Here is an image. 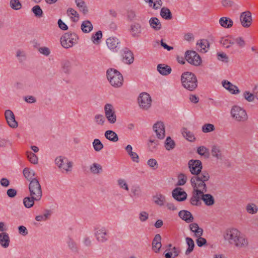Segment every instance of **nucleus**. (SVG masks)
<instances>
[{
    "label": "nucleus",
    "mask_w": 258,
    "mask_h": 258,
    "mask_svg": "<svg viewBox=\"0 0 258 258\" xmlns=\"http://www.w3.org/2000/svg\"><path fill=\"white\" fill-rule=\"evenodd\" d=\"M223 237L229 244L238 248H246L249 245L248 239L236 228L226 229L223 233Z\"/></svg>",
    "instance_id": "1"
},
{
    "label": "nucleus",
    "mask_w": 258,
    "mask_h": 258,
    "mask_svg": "<svg viewBox=\"0 0 258 258\" xmlns=\"http://www.w3.org/2000/svg\"><path fill=\"white\" fill-rule=\"evenodd\" d=\"M209 173L205 170L202 171L201 174L194 175L190 179L191 185L193 188L191 198H197L199 195L207 191L206 182L210 179Z\"/></svg>",
    "instance_id": "2"
},
{
    "label": "nucleus",
    "mask_w": 258,
    "mask_h": 258,
    "mask_svg": "<svg viewBox=\"0 0 258 258\" xmlns=\"http://www.w3.org/2000/svg\"><path fill=\"white\" fill-rule=\"evenodd\" d=\"M182 86L189 91H193L198 86V81L194 74L189 72L183 73L181 77Z\"/></svg>",
    "instance_id": "3"
},
{
    "label": "nucleus",
    "mask_w": 258,
    "mask_h": 258,
    "mask_svg": "<svg viewBox=\"0 0 258 258\" xmlns=\"http://www.w3.org/2000/svg\"><path fill=\"white\" fill-rule=\"evenodd\" d=\"M106 74L107 79L112 86L118 88L122 85L123 77L118 71L110 69L107 70Z\"/></svg>",
    "instance_id": "4"
},
{
    "label": "nucleus",
    "mask_w": 258,
    "mask_h": 258,
    "mask_svg": "<svg viewBox=\"0 0 258 258\" xmlns=\"http://www.w3.org/2000/svg\"><path fill=\"white\" fill-rule=\"evenodd\" d=\"M201 200H203L207 206H212L215 203L214 197L210 194L203 193L199 195L194 199V198H190V203L193 206H199L202 204Z\"/></svg>",
    "instance_id": "5"
},
{
    "label": "nucleus",
    "mask_w": 258,
    "mask_h": 258,
    "mask_svg": "<svg viewBox=\"0 0 258 258\" xmlns=\"http://www.w3.org/2000/svg\"><path fill=\"white\" fill-rule=\"evenodd\" d=\"M29 189L30 196L36 201H39L42 197V193L41 185L37 178L32 179L31 180Z\"/></svg>",
    "instance_id": "6"
},
{
    "label": "nucleus",
    "mask_w": 258,
    "mask_h": 258,
    "mask_svg": "<svg viewBox=\"0 0 258 258\" xmlns=\"http://www.w3.org/2000/svg\"><path fill=\"white\" fill-rule=\"evenodd\" d=\"M231 114L233 119L239 122H244L248 118L246 111L238 106H233L231 110Z\"/></svg>",
    "instance_id": "7"
},
{
    "label": "nucleus",
    "mask_w": 258,
    "mask_h": 258,
    "mask_svg": "<svg viewBox=\"0 0 258 258\" xmlns=\"http://www.w3.org/2000/svg\"><path fill=\"white\" fill-rule=\"evenodd\" d=\"M79 37L75 33H66L61 37V45L66 48L77 43Z\"/></svg>",
    "instance_id": "8"
},
{
    "label": "nucleus",
    "mask_w": 258,
    "mask_h": 258,
    "mask_svg": "<svg viewBox=\"0 0 258 258\" xmlns=\"http://www.w3.org/2000/svg\"><path fill=\"white\" fill-rule=\"evenodd\" d=\"M55 164L62 172L65 171L66 172L71 171L72 168V163L64 157H59L55 159Z\"/></svg>",
    "instance_id": "9"
},
{
    "label": "nucleus",
    "mask_w": 258,
    "mask_h": 258,
    "mask_svg": "<svg viewBox=\"0 0 258 258\" xmlns=\"http://www.w3.org/2000/svg\"><path fill=\"white\" fill-rule=\"evenodd\" d=\"M185 58L189 63L196 66L202 62L200 56L195 51L187 50L185 53Z\"/></svg>",
    "instance_id": "10"
},
{
    "label": "nucleus",
    "mask_w": 258,
    "mask_h": 258,
    "mask_svg": "<svg viewBox=\"0 0 258 258\" xmlns=\"http://www.w3.org/2000/svg\"><path fill=\"white\" fill-rule=\"evenodd\" d=\"M138 100L140 107L143 109L147 110L151 107L152 99L147 93H141Z\"/></svg>",
    "instance_id": "11"
},
{
    "label": "nucleus",
    "mask_w": 258,
    "mask_h": 258,
    "mask_svg": "<svg viewBox=\"0 0 258 258\" xmlns=\"http://www.w3.org/2000/svg\"><path fill=\"white\" fill-rule=\"evenodd\" d=\"M104 112L106 118L109 123L113 124L116 121V116L114 107L111 104L107 103L104 106Z\"/></svg>",
    "instance_id": "12"
},
{
    "label": "nucleus",
    "mask_w": 258,
    "mask_h": 258,
    "mask_svg": "<svg viewBox=\"0 0 258 258\" xmlns=\"http://www.w3.org/2000/svg\"><path fill=\"white\" fill-rule=\"evenodd\" d=\"M188 167L191 174L197 175L202 172L203 168L202 162L199 160H190L188 161Z\"/></svg>",
    "instance_id": "13"
},
{
    "label": "nucleus",
    "mask_w": 258,
    "mask_h": 258,
    "mask_svg": "<svg viewBox=\"0 0 258 258\" xmlns=\"http://www.w3.org/2000/svg\"><path fill=\"white\" fill-rule=\"evenodd\" d=\"M240 21L243 27L249 28L252 22L251 13L249 11L241 13L240 15Z\"/></svg>",
    "instance_id": "14"
},
{
    "label": "nucleus",
    "mask_w": 258,
    "mask_h": 258,
    "mask_svg": "<svg viewBox=\"0 0 258 258\" xmlns=\"http://www.w3.org/2000/svg\"><path fill=\"white\" fill-rule=\"evenodd\" d=\"M153 130L156 133L158 139H163L165 136V131L164 123L162 121H158L153 125Z\"/></svg>",
    "instance_id": "15"
},
{
    "label": "nucleus",
    "mask_w": 258,
    "mask_h": 258,
    "mask_svg": "<svg viewBox=\"0 0 258 258\" xmlns=\"http://www.w3.org/2000/svg\"><path fill=\"white\" fill-rule=\"evenodd\" d=\"M95 235L96 239L99 242H104L108 239L107 231L104 227L96 228Z\"/></svg>",
    "instance_id": "16"
},
{
    "label": "nucleus",
    "mask_w": 258,
    "mask_h": 258,
    "mask_svg": "<svg viewBox=\"0 0 258 258\" xmlns=\"http://www.w3.org/2000/svg\"><path fill=\"white\" fill-rule=\"evenodd\" d=\"M6 119L9 125L12 128H16L18 124L15 119L14 113L11 110H6L5 113Z\"/></svg>",
    "instance_id": "17"
},
{
    "label": "nucleus",
    "mask_w": 258,
    "mask_h": 258,
    "mask_svg": "<svg viewBox=\"0 0 258 258\" xmlns=\"http://www.w3.org/2000/svg\"><path fill=\"white\" fill-rule=\"evenodd\" d=\"M106 42L108 47L113 51H117L120 48V42L116 37H109Z\"/></svg>",
    "instance_id": "18"
},
{
    "label": "nucleus",
    "mask_w": 258,
    "mask_h": 258,
    "mask_svg": "<svg viewBox=\"0 0 258 258\" xmlns=\"http://www.w3.org/2000/svg\"><path fill=\"white\" fill-rule=\"evenodd\" d=\"M172 197L176 201L181 202L186 199L187 194L181 187H176L172 191Z\"/></svg>",
    "instance_id": "19"
},
{
    "label": "nucleus",
    "mask_w": 258,
    "mask_h": 258,
    "mask_svg": "<svg viewBox=\"0 0 258 258\" xmlns=\"http://www.w3.org/2000/svg\"><path fill=\"white\" fill-rule=\"evenodd\" d=\"M122 61L127 64H131L134 60L133 52L127 48H124L122 49Z\"/></svg>",
    "instance_id": "20"
},
{
    "label": "nucleus",
    "mask_w": 258,
    "mask_h": 258,
    "mask_svg": "<svg viewBox=\"0 0 258 258\" xmlns=\"http://www.w3.org/2000/svg\"><path fill=\"white\" fill-rule=\"evenodd\" d=\"M161 236L160 234H156L152 241V249L156 253L159 252L161 248Z\"/></svg>",
    "instance_id": "21"
},
{
    "label": "nucleus",
    "mask_w": 258,
    "mask_h": 258,
    "mask_svg": "<svg viewBox=\"0 0 258 258\" xmlns=\"http://www.w3.org/2000/svg\"><path fill=\"white\" fill-rule=\"evenodd\" d=\"M222 85L226 90H228L230 93L233 94H238L240 91L237 87L233 85L231 83L228 81H224L222 82Z\"/></svg>",
    "instance_id": "22"
},
{
    "label": "nucleus",
    "mask_w": 258,
    "mask_h": 258,
    "mask_svg": "<svg viewBox=\"0 0 258 258\" xmlns=\"http://www.w3.org/2000/svg\"><path fill=\"white\" fill-rule=\"evenodd\" d=\"M179 217L187 223L192 222L194 220V217L191 213L186 210H181L178 213Z\"/></svg>",
    "instance_id": "23"
},
{
    "label": "nucleus",
    "mask_w": 258,
    "mask_h": 258,
    "mask_svg": "<svg viewBox=\"0 0 258 258\" xmlns=\"http://www.w3.org/2000/svg\"><path fill=\"white\" fill-rule=\"evenodd\" d=\"M209 42L206 39H201L197 43V49L201 52L205 53L207 51V48L209 47Z\"/></svg>",
    "instance_id": "24"
},
{
    "label": "nucleus",
    "mask_w": 258,
    "mask_h": 258,
    "mask_svg": "<svg viewBox=\"0 0 258 258\" xmlns=\"http://www.w3.org/2000/svg\"><path fill=\"white\" fill-rule=\"evenodd\" d=\"M130 33L134 37H139L141 33V26L139 23L131 25Z\"/></svg>",
    "instance_id": "25"
},
{
    "label": "nucleus",
    "mask_w": 258,
    "mask_h": 258,
    "mask_svg": "<svg viewBox=\"0 0 258 258\" xmlns=\"http://www.w3.org/2000/svg\"><path fill=\"white\" fill-rule=\"evenodd\" d=\"M150 26L155 31H159L162 29V24L160 20L156 17L150 18L149 21Z\"/></svg>",
    "instance_id": "26"
},
{
    "label": "nucleus",
    "mask_w": 258,
    "mask_h": 258,
    "mask_svg": "<svg viewBox=\"0 0 258 258\" xmlns=\"http://www.w3.org/2000/svg\"><path fill=\"white\" fill-rule=\"evenodd\" d=\"M10 242L9 234L6 232L0 233V244L4 248H7L9 246Z\"/></svg>",
    "instance_id": "27"
},
{
    "label": "nucleus",
    "mask_w": 258,
    "mask_h": 258,
    "mask_svg": "<svg viewBox=\"0 0 258 258\" xmlns=\"http://www.w3.org/2000/svg\"><path fill=\"white\" fill-rule=\"evenodd\" d=\"M234 38L231 36H226L221 38L220 43L226 48H230L234 44Z\"/></svg>",
    "instance_id": "28"
},
{
    "label": "nucleus",
    "mask_w": 258,
    "mask_h": 258,
    "mask_svg": "<svg viewBox=\"0 0 258 258\" xmlns=\"http://www.w3.org/2000/svg\"><path fill=\"white\" fill-rule=\"evenodd\" d=\"M190 230L194 232L195 236L199 237L201 236L203 233V230L199 227L197 223H193L189 225Z\"/></svg>",
    "instance_id": "29"
},
{
    "label": "nucleus",
    "mask_w": 258,
    "mask_h": 258,
    "mask_svg": "<svg viewBox=\"0 0 258 258\" xmlns=\"http://www.w3.org/2000/svg\"><path fill=\"white\" fill-rule=\"evenodd\" d=\"M157 70L162 75H168L171 72V68L165 64H159L157 66Z\"/></svg>",
    "instance_id": "30"
},
{
    "label": "nucleus",
    "mask_w": 258,
    "mask_h": 258,
    "mask_svg": "<svg viewBox=\"0 0 258 258\" xmlns=\"http://www.w3.org/2000/svg\"><path fill=\"white\" fill-rule=\"evenodd\" d=\"M146 3L148 4L149 6L155 10L159 9L162 5L161 0H144Z\"/></svg>",
    "instance_id": "31"
},
{
    "label": "nucleus",
    "mask_w": 258,
    "mask_h": 258,
    "mask_svg": "<svg viewBox=\"0 0 258 258\" xmlns=\"http://www.w3.org/2000/svg\"><path fill=\"white\" fill-rule=\"evenodd\" d=\"M219 23L224 28H229L232 26V20L227 17H222L219 20Z\"/></svg>",
    "instance_id": "32"
},
{
    "label": "nucleus",
    "mask_w": 258,
    "mask_h": 258,
    "mask_svg": "<svg viewBox=\"0 0 258 258\" xmlns=\"http://www.w3.org/2000/svg\"><path fill=\"white\" fill-rule=\"evenodd\" d=\"M75 3L81 12H82L84 15L87 14L88 12V8L86 3L83 0H75Z\"/></svg>",
    "instance_id": "33"
},
{
    "label": "nucleus",
    "mask_w": 258,
    "mask_h": 258,
    "mask_svg": "<svg viewBox=\"0 0 258 258\" xmlns=\"http://www.w3.org/2000/svg\"><path fill=\"white\" fill-rule=\"evenodd\" d=\"M160 15L165 20H171L172 18V15L170 10L166 7H163L161 9Z\"/></svg>",
    "instance_id": "34"
},
{
    "label": "nucleus",
    "mask_w": 258,
    "mask_h": 258,
    "mask_svg": "<svg viewBox=\"0 0 258 258\" xmlns=\"http://www.w3.org/2000/svg\"><path fill=\"white\" fill-rule=\"evenodd\" d=\"M105 137L108 140L112 142H116L118 140L117 134L113 131L108 130L105 132Z\"/></svg>",
    "instance_id": "35"
},
{
    "label": "nucleus",
    "mask_w": 258,
    "mask_h": 258,
    "mask_svg": "<svg viewBox=\"0 0 258 258\" xmlns=\"http://www.w3.org/2000/svg\"><path fill=\"white\" fill-rule=\"evenodd\" d=\"M81 27L82 31L84 33H89L93 29V25L88 20L83 21Z\"/></svg>",
    "instance_id": "36"
},
{
    "label": "nucleus",
    "mask_w": 258,
    "mask_h": 258,
    "mask_svg": "<svg viewBox=\"0 0 258 258\" xmlns=\"http://www.w3.org/2000/svg\"><path fill=\"white\" fill-rule=\"evenodd\" d=\"M23 174L25 178H26L28 180L31 181L32 180V179L35 178L34 177L35 175L34 171L28 168H25L24 169Z\"/></svg>",
    "instance_id": "37"
},
{
    "label": "nucleus",
    "mask_w": 258,
    "mask_h": 258,
    "mask_svg": "<svg viewBox=\"0 0 258 258\" xmlns=\"http://www.w3.org/2000/svg\"><path fill=\"white\" fill-rule=\"evenodd\" d=\"M67 14L71 17L73 21L77 22L79 20V15L74 9L69 8L67 10Z\"/></svg>",
    "instance_id": "38"
},
{
    "label": "nucleus",
    "mask_w": 258,
    "mask_h": 258,
    "mask_svg": "<svg viewBox=\"0 0 258 258\" xmlns=\"http://www.w3.org/2000/svg\"><path fill=\"white\" fill-rule=\"evenodd\" d=\"M185 240L188 246V247L185 251V254L188 255L193 251L195 247V243L194 240L190 237H186Z\"/></svg>",
    "instance_id": "39"
},
{
    "label": "nucleus",
    "mask_w": 258,
    "mask_h": 258,
    "mask_svg": "<svg viewBox=\"0 0 258 258\" xmlns=\"http://www.w3.org/2000/svg\"><path fill=\"white\" fill-rule=\"evenodd\" d=\"M211 154L213 156L215 157L217 159L222 158L221 151L219 146H213L212 148Z\"/></svg>",
    "instance_id": "40"
},
{
    "label": "nucleus",
    "mask_w": 258,
    "mask_h": 258,
    "mask_svg": "<svg viewBox=\"0 0 258 258\" xmlns=\"http://www.w3.org/2000/svg\"><path fill=\"white\" fill-rule=\"evenodd\" d=\"M175 143L174 141L170 137H168L165 142V147L167 150L170 151L174 148Z\"/></svg>",
    "instance_id": "41"
},
{
    "label": "nucleus",
    "mask_w": 258,
    "mask_h": 258,
    "mask_svg": "<svg viewBox=\"0 0 258 258\" xmlns=\"http://www.w3.org/2000/svg\"><path fill=\"white\" fill-rule=\"evenodd\" d=\"M153 199L154 202L159 206H163L165 201V196L161 194L154 196Z\"/></svg>",
    "instance_id": "42"
},
{
    "label": "nucleus",
    "mask_w": 258,
    "mask_h": 258,
    "mask_svg": "<svg viewBox=\"0 0 258 258\" xmlns=\"http://www.w3.org/2000/svg\"><path fill=\"white\" fill-rule=\"evenodd\" d=\"M246 210L247 213L250 214H254L257 213L258 209L257 206L253 204H248L246 206Z\"/></svg>",
    "instance_id": "43"
},
{
    "label": "nucleus",
    "mask_w": 258,
    "mask_h": 258,
    "mask_svg": "<svg viewBox=\"0 0 258 258\" xmlns=\"http://www.w3.org/2000/svg\"><path fill=\"white\" fill-rule=\"evenodd\" d=\"M34 201H36L31 196V197H25L23 199V204L26 208H30L34 204Z\"/></svg>",
    "instance_id": "44"
},
{
    "label": "nucleus",
    "mask_w": 258,
    "mask_h": 258,
    "mask_svg": "<svg viewBox=\"0 0 258 258\" xmlns=\"http://www.w3.org/2000/svg\"><path fill=\"white\" fill-rule=\"evenodd\" d=\"M62 71L65 73H69L71 69V63L70 61L65 60L62 61Z\"/></svg>",
    "instance_id": "45"
},
{
    "label": "nucleus",
    "mask_w": 258,
    "mask_h": 258,
    "mask_svg": "<svg viewBox=\"0 0 258 258\" xmlns=\"http://www.w3.org/2000/svg\"><path fill=\"white\" fill-rule=\"evenodd\" d=\"M10 6L15 10H19L22 8V4L19 0H10Z\"/></svg>",
    "instance_id": "46"
},
{
    "label": "nucleus",
    "mask_w": 258,
    "mask_h": 258,
    "mask_svg": "<svg viewBox=\"0 0 258 258\" xmlns=\"http://www.w3.org/2000/svg\"><path fill=\"white\" fill-rule=\"evenodd\" d=\"M102 170V166L96 163H93L90 167L91 172L93 174H99Z\"/></svg>",
    "instance_id": "47"
},
{
    "label": "nucleus",
    "mask_w": 258,
    "mask_h": 258,
    "mask_svg": "<svg viewBox=\"0 0 258 258\" xmlns=\"http://www.w3.org/2000/svg\"><path fill=\"white\" fill-rule=\"evenodd\" d=\"M68 245L69 248L73 252H77L78 251V246L76 242L71 238H69L67 241Z\"/></svg>",
    "instance_id": "48"
},
{
    "label": "nucleus",
    "mask_w": 258,
    "mask_h": 258,
    "mask_svg": "<svg viewBox=\"0 0 258 258\" xmlns=\"http://www.w3.org/2000/svg\"><path fill=\"white\" fill-rule=\"evenodd\" d=\"M27 156L31 163L35 164L38 163V158L37 156L32 152L27 151Z\"/></svg>",
    "instance_id": "49"
},
{
    "label": "nucleus",
    "mask_w": 258,
    "mask_h": 258,
    "mask_svg": "<svg viewBox=\"0 0 258 258\" xmlns=\"http://www.w3.org/2000/svg\"><path fill=\"white\" fill-rule=\"evenodd\" d=\"M93 148L96 152H99L103 148V145L99 139H95L93 142Z\"/></svg>",
    "instance_id": "50"
},
{
    "label": "nucleus",
    "mask_w": 258,
    "mask_h": 258,
    "mask_svg": "<svg viewBox=\"0 0 258 258\" xmlns=\"http://www.w3.org/2000/svg\"><path fill=\"white\" fill-rule=\"evenodd\" d=\"M102 34L101 31H98L93 34L91 37V40L95 44H98L99 40L102 38Z\"/></svg>",
    "instance_id": "51"
},
{
    "label": "nucleus",
    "mask_w": 258,
    "mask_h": 258,
    "mask_svg": "<svg viewBox=\"0 0 258 258\" xmlns=\"http://www.w3.org/2000/svg\"><path fill=\"white\" fill-rule=\"evenodd\" d=\"M182 134L183 136L186 137V139L189 141L192 142L195 140L194 134L188 131L187 129H184Z\"/></svg>",
    "instance_id": "52"
},
{
    "label": "nucleus",
    "mask_w": 258,
    "mask_h": 258,
    "mask_svg": "<svg viewBox=\"0 0 258 258\" xmlns=\"http://www.w3.org/2000/svg\"><path fill=\"white\" fill-rule=\"evenodd\" d=\"M32 11L37 17L40 18L42 16L43 12L39 6H35L32 9Z\"/></svg>",
    "instance_id": "53"
},
{
    "label": "nucleus",
    "mask_w": 258,
    "mask_h": 258,
    "mask_svg": "<svg viewBox=\"0 0 258 258\" xmlns=\"http://www.w3.org/2000/svg\"><path fill=\"white\" fill-rule=\"evenodd\" d=\"M126 17L130 21H134L137 17L136 12L133 10H128L126 12Z\"/></svg>",
    "instance_id": "54"
},
{
    "label": "nucleus",
    "mask_w": 258,
    "mask_h": 258,
    "mask_svg": "<svg viewBox=\"0 0 258 258\" xmlns=\"http://www.w3.org/2000/svg\"><path fill=\"white\" fill-rule=\"evenodd\" d=\"M197 153L202 156L208 157L209 155V150L204 146H200L197 149Z\"/></svg>",
    "instance_id": "55"
},
{
    "label": "nucleus",
    "mask_w": 258,
    "mask_h": 258,
    "mask_svg": "<svg viewBox=\"0 0 258 258\" xmlns=\"http://www.w3.org/2000/svg\"><path fill=\"white\" fill-rule=\"evenodd\" d=\"M215 130V126L211 123L205 124L202 126V131L205 133H209Z\"/></svg>",
    "instance_id": "56"
},
{
    "label": "nucleus",
    "mask_w": 258,
    "mask_h": 258,
    "mask_svg": "<svg viewBox=\"0 0 258 258\" xmlns=\"http://www.w3.org/2000/svg\"><path fill=\"white\" fill-rule=\"evenodd\" d=\"M243 95L245 99H246L248 102L253 101L254 100V97H255L254 93H251L247 91L243 93Z\"/></svg>",
    "instance_id": "57"
},
{
    "label": "nucleus",
    "mask_w": 258,
    "mask_h": 258,
    "mask_svg": "<svg viewBox=\"0 0 258 258\" xmlns=\"http://www.w3.org/2000/svg\"><path fill=\"white\" fill-rule=\"evenodd\" d=\"M94 120L97 124L102 125L105 121V118L102 115L97 114L94 117Z\"/></svg>",
    "instance_id": "58"
},
{
    "label": "nucleus",
    "mask_w": 258,
    "mask_h": 258,
    "mask_svg": "<svg viewBox=\"0 0 258 258\" xmlns=\"http://www.w3.org/2000/svg\"><path fill=\"white\" fill-rule=\"evenodd\" d=\"M234 43H236V44L240 47H243L245 45V41L241 37L234 38Z\"/></svg>",
    "instance_id": "59"
},
{
    "label": "nucleus",
    "mask_w": 258,
    "mask_h": 258,
    "mask_svg": "<svg viewBox=\"0 0 258 258\" xmlns=\"http://www.w3.org/2000/svg\"><path fill=\"white\" fill-rule=\"evenodd\" d=\"M117 183L120 188L124 189L127 191L128 190V187L127 184L126 183L124 179L121 178L118 179Z\"/></svg>",
    "instance_id": "60"
},
{
    "label": "nucleus",
    "mask_w": 258,
    "mask_h": 258,
    "mask_svg": "<svg viewBox=\"0 0 258 258\" xmlns=\"http://www.w3.org/2000/svg\"><path fill=\"white\" fill-rule=\"evenodd\" d=\"M187 180V176L183 174H179L178 176V185H184Z\"/></svg>",
    "instance_id": "61"
},
{
    "label": "nucleus",
    "mask_w": 258,
    "mask_h": 258,
    "mask_svg": "<svg viewBox=\"0 0 258 258\" xmlns=\"http://www.w3.org/2000/svg\"><path fill=\"white\" fill-rule=\"evenodd\" d=\"M148 165L154 169L158 168V163L155 159H150L147 162Z\"/></svg>",
    "instance_id": "62"
},
{
    "label": "nucleus",
    "mask_w": 258,
    "mask_h": 258,
    "mask_svg": "<svg viewBox=\"0 0 258 258\" xmlns=\"http://www.w3.org/2000/svg\"><path fill=\"white\" fill-rule=\"evenodd\" d=\"M217 57L219 60H221L222 61L225 62H227L228 61V57L225 53L223 52L218 53L217 54Z\"/></svg>",
    "instance_id": "63"
},
{
    "label": "nucleus",
    "mask_w": 258,
    "mask_h": 258,
    "mask_svg": "<svg viewBox=\"0 0 258 258\" xmlns=\"http://www.w3.org/2000/svg\"><path fill=\"white\" fill-rule=\"evenodd\" d=\"M39 51L41 54L45 56H48L49 55L50 53V51L48 47H41L39 48Z\"/></svg>",
    "instance_id": "64"
}]
</instances>
